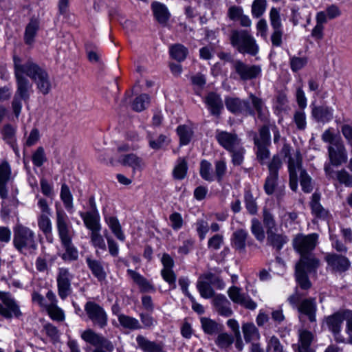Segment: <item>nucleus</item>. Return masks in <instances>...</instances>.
Here are the masks:
<instances>
[{
  "label": "nucleus",
  "instance_id": "nucleus-1",
  "mask_svg": "<svg viewBox=\"0 0 352 352\" xmlns=\"http://www.w3.org/2000/svg\"><path fill=\"white\" fill-rule=\"evenodd\" d=\"M13 62L16 89L12 101V108L18 118L22 109V101L28 102L33 93L32 83L25 75L34 82L39 92L43 95L50 92L52 82L46 69L32 59L29 58L23 62L21 58L14 56Z\"/></svg>",
  "mask_w": 352,
  "mask_h": 352
},
{
  "label": "nucleus",
  "instance_id": "nucleus-2",
  "mask_svg": "<svg viewBox=\"0 0 352 352\" xmlns=\"http://www.w3.org/2000/svg\"><path fill=\"white\" fill-rule=\"evenodd\" d=\"M326 323L337 342L352 344V311H338L327 317Z\"/></svg>",
  "mask_w": 352,
  "mask_h": 352
},
{
  "label": "nucleus",
  "instance_id": "nucleus-3",
  "mask_svg": "<svg viewBox=\"0 0 352 352\" xmlns=\"http://www.w3.org/2000/svg\"><path fill=\"white\" fill-rule=\"evenodd\" d=\"M13 245L21 254L32 255L38 248L35 232L30 228L16 223L13 228Z\"/></svg>",
  "mask_w": 352,
  "mask_h": 352
},
{
  "label": "nucleus",
  "instance_id": "nucleus-4",
  "mask_svg": "<svg viewBox=\"0 0 352 352\" xmlns=\"http://www.w3.org/2000/svg\"><path fill=\"white\" fill-rule=\"evenodd\" d=\"M282 166V161L278 155H274L268 164L269 176L265 181V192L273 194L278 204L285 195V186L277 183L278 172Z\"/></svg>",
  "mask_w": 352,
  "mask_h": 352
},
{
  "label": "nucleus",
  "instance_id": "nucleus-5",
  "mask_svg": "<svg viewBox=\"0 0 352 352\" xmlns=\"http://www.w3.org/2000/svg\"><path fill=\"white\" fill-rule=\"evenodd\" d=\"M230 40L231 45L241 54L254 56L258 51L256 41L246 30H232Z\"/></svg>",
  "mask_w": 352,
  "mask_h": 352
},
{
  "label": "nucleus",
  "instance_id": "nucleus-6",
  "mask_svg": "<svg viewBox=\"0 0 352 352\" xmlns=\"http://www.w3.org/2000/svg\"><path fill=\"white\" fill-rule=\"evenodd\" d=\"M288 301L292 306L297 307L301 314L307 316L311 322H316V303L314 299H302V294L298 292L290 296Z\"/></svg>",
  "mask_w": 352,
  "mask_h": 352
},
{
  "label": "nucleus",
  "instance_id": "nucleus-7",
  "mask_svg": "<svg viewBox=\"0 0 352 352\" xmlns=\"http://www.w3.org/2000/svg\"><path fill=\"white\" fill-rule=\"evenodd\" d=\"M291 147L289 144H285L281 149L282 154L285 157H288V170L289 173V186L291 189L296 191L298 188L297 169H300L302 157L299 151H297L294 157L290 155Z\"/></svg>",
  "mask_w": 352,
  "mask_h": 352
},
{
  "label": "nucleus",
  "instance_id": "nucleus-8",
  "mask_svg": "<svg viewBox=\"0 0 352 352\" xmlns=\"http://www.w3.org/2000/svg\"><path fill=\"white\" fill-rule=\"evenodd\" d=\"M318 235L316 233L297 234L293 239L294 250L300 255L312 253L318 244Z\"/></svg>",
  "mask_w": 352,
  "mask_h": 352
},
{
  "label": "nucleus",
  "instance_id": "nucleus-9",
  "mask_svg": "<svg viewBox=\"0 0 352 352\" xmlns=\"http://www.w3.org/2000/svg\"><path fill=\"white\" fill-rule=\"evenodd\" d=\"M85 311L89 319L94 325L101 329L107 325L108 316L104 309L93 301H88L85 305Z\"/></svg>",
  "mask_w": 352,
  "mask_h": 352
},
{
  "label": "nucleus",
  "instance_id": "nucleus-10",
  "mask_svg": "<svg viewBox=\"0 0 352 352\" xmlns=\"http://www.w3.org/2000/svg\"><path fill=\"white\" fill-rule=\"evenodd\" d=\"M56 226L61 243L72 240L74 232L67 215L61 210L56 211Z\"/></svg>",
  "mask_w": 352,
  "mask_h": 352
},
{
  "label": "nucleus",
  "instance_id": "nucleus-11",
  "mask_svg": "<svg viewBox=\"0 0 352 352\" xmlns=\"http://www.w3.org/2000/svg\"><path fill=\"white\" fill-rule=\"evenodd\" d=\"M80 337L85 342L96 348H103L109 352H111L114 349V346L109 340L91 329H87L82 331Z\"/></svg>",
  "mask_w": 352,
  "mask_h": 352
},
{
  "label": "nucleus",
  "instance_id": "nucleus-12",
  "mask_svg": "<svg viewBox=\"0 0 352 352\" xmlns=\"http://www.w3.org/2000/svg\"><path fill=\"white\" fill-rule=\"evenodd\" d=\"M0 300L4 306L0 303V315L6 319H11L12 317L19 318L22 313L19 306L12 298L10 293L0 292Z\"/></svg>",
  "mask_w": 352,
  "mask_h": 352
},
{
  "label": "nucleus",
  "instance_id": "nucleus-13",
  "mask_svg": "<svg viewBox=\"0 0 352 352\" xmlns=\"http://www.w3.org/2000/svg\"><path fill=\"white\" fill-rule=\"evenodd\" d=\"M324 261L327 263V269L336 274L345 272L351 266V262L348 258L335 253L327 254L324 256Z\"/></svg>",
  "mask_w": 352,
  "mask_h": 352
},
{
  "label": "nucleus",
  "instance_id": "nucleus-14",
  "mask_svg": "<svg viewBox=\"0 0 352 352\" xmlns=\"http://www.w3.org/2000/svg\"><path fill=\"white\" fill-rule=\"evenodd\" d=\"M232 67L242 80L255 78L261 72V67L247 65L241 60H233Z\"/></svg>",
  "mask_w": 352,
  "mask_h": 352
},
{
  "label": "nucleus",
  "instance_id": "nucleus-15",
  "mask_svg": "<svg viewBox=\"0 0 352 352\" xmlns=\"http://www.w3.org/2000/svg\"><path fill=\"white\" fill-rule=\"evenodd\" d=\"M215 138L218 143L228 151L236 148L241 144V140L235 133L217 130Z\"/></svg>",
  "mask_w": 352,
  "mask_h": 352
},
{
  "label": "nucleus",
  "instance_id": "nucleus-16",
  "mask_svg": "<svg viewBox=\"0 0 352 352\" xmlns=\"http://www.w3.org/2000/svg\"><path fill=\"white\" fill-rule=\"evenodd\" d=\"M228 296L235 303L239 304L246 309L253 310L256 308V303L250 298V296L242 292L240 287H230Z\"/></svg>",
  "mask_w": 352,
  "mask_h": 352
},
{
  "label": "nucleus",
  "instance_id": "nucleus-17",
  "mask_svg": "<svg viewBox=\"0 0 352 352\" xmlns=\"http://www.w3.org/2000/svg\"><path fill=\"white\" fill-rule=\"evenodd\" d=\"M12 172L7 161L0 164V197L6 199L8 197V184L11 179Z\"/></svg>",
  "mask_w": 352,
  "mask_h": 352
},
{
  "label": "nucleus",
  "instance_id": "nucleus-18",
  "mask_svg": "<svg viewBox=\"0 0 352 352\" xmlns=\"http://www.w3.org/2000/svg\"><path fill=\"white\" fill-rule=\"evenodd\" d=\"M225 104L227 109L232 113L250 115L253 113L249 102L238 98H227Z\"/></svg>",
  "mask_w": 352,
  "mask_h": 352
},
{
  "label": "nucleus",
  "instance_id": "nucleus-19",
  "mask_svg": "<svg viewBox=\"0 0 352 352\" xmlns=\"http://www.w3.org/2000/svg\"><path fill=\"white\" fill-rule=\"evenodd\" d=\"M136 342L143 352H166L164 344L161 341H151L142 335H138L136 337Z\"/></svg>",
  "mask_w": 352,
  "mask_h": 352
},
{
  "label": "nucleus",
  "instance_id": "nucleus-20",
  "mask_svg": "<svg viewBox=\"0 0 352 352\" xmlns=\"http://www.w3.org/2000/svg\"><path fill=\"white\" fill-rule=\"evenodd\" d=\"M213 305L217 313L221 316L228 318L233 314L231 303L223 295L215 296L213 298Z\"/></svg>",
  "mask_w": 352,
  "mask_h": 352
},
{
  "label": "nucleus",
  "instance_id": "nucleus-21",
  "mask_svg": "<svg viewBox=\"0 0 352 352\" xmlns=\"http://www.w3.org/2000/svg\"><path fill=\"white\" fill-rule=\"evenodd\" d=\"M329 157L332 164H341L345 158V148L342 141L337 142L328 147Z\"/></svg>",
  "mask_w": 352,
  "mask_h": 352
},
{
  "label": "nucleus",
  "instance_id": "nucleus-22",
  "mask_svg": "<svg viewBox=\"0 0 352 352\" xmlns=\"http://www.w3.org/2000/svg\"><path fill=\"white\" fill-rule=\"evenodd\" d=\"M296 265L305 269L307 272L311 273L316 272L320 266V261L312 252L300 255V259Z\"/></svg>",
  "mask_w": 352,
  "mask_h": 352
},
{
  "label": "nucleus",
  "instance_id": "nucleus-23",
  "mask_svg": "<svg viewBox=\"0 0 352 352\" xmlns=\"http://www.w3.org/2000/svg\"><path fill=\"white\" fill-rule=\"evenodd\" d=\"M162 263L164 268L161 272L163 278L169 284H174L176 276L172 268L174 265L173 259L168 254H164L162 258Z\"/></svg>",
  "mask_w": 352,
  "mask_h": 352
},
{
  "label": "nucleus",
  "instance_id": "nucleus-24",
  "mask_svg": "<svg viewBox=\"0 0 352 352\" xmlns=\"http://www.w3.org/2000/svg\"><path fill=\"white\" fill-rule=\"evenodd\" d=\"M205 102L213 116H219L223 109L222 100L219 94L214 92H210L205 98Z\"/></svg>",
  "mask_w": 352,
  "mask_h": 352
},
{
  "label": "nucleus",
  "instance_id": "nucleus-25",
  "mask_svg": "<svg viewBox=\"0 0 352 352\" xmlns=\"http://www.w3.org/2000/svg\"><path fill=\"white\" fill-rule=\"evenodd\" d=\"M248 236V233L244 229H238L234 231L231 237V245L232 248L239 253L244 252Z\"/></svg>",
  "mask_w": 352,
  "mask_h": 352
},
{
  "label": "nucleus",
  "instance_id": "nucleus-26",
  "mask_svg": "<svg viewBox=\"0 0 352 352\" xmlns=\"http://www.w3.org/2000/svg\"><path fill=\"white\" fill-rule=\"evenodd\" d=\"M249 137L252 138L257 148V158L261 164H263L264 160V126L259 128V135L254 131L249 132Z\"/></svg>",
  "mask_w": 352,
  "mask_h": 352
},
{
  "label": "nucleus",
  "instance_id": "nucleus-27",
  "mask_svg": "<svg viewBox=\"0 0 352 352\" xmlns=\"http://www.w3.org/2000/svg\"><path fill=\"white\" fill-rule=\"evenodd\" d=\"M80 217L83 219L85 226L90 230L91 232H100L101 226L98 213L87 212L85 213H80Z\"/></svg>",
  "mask_w": 352,
  "mask_h": 352
},
{
  "label": "nucleus",
  "instance_id": "nucleus-28",
  "mask_svg": "<svg viewBox=\"0 0 352 352\" xmlns=\"http://www.w3.org/2000/svg\"><path fill=\"white\" fill-rule=\"evenodd\" d=\"M151 8L156 20L160 23L165 24L168 21L170 13L164 4L154 1L151 4Z\"/></svg>",
  "mask_w": 352,
  "mask_h": 352
},
{
  "label": "nucleus",
  "instance_id": "nucleus-29",
  "mask_svg": "<svg viewBox=\"0 0 352 352\" xmlns=\"http://www.w3.org/2000/svg\"><path fill=\"white\" fill-rule=\"evenodd\" d=\"M38 19L32 18L25 27L24 33V41L27 45H32L34 42V38L39 29Z\"/></svg>",
  "mask_w": 352,
  "mask_h": 352
},
{
  "label": "nucleus",
  "instance_id": "nucleus-30",
  "mask_svg": "<svg viewBox=\"0 0 352 352\" xmlns=\"http://www.w3.org/2000/svg\"><path fill=\"white\" fill-rule=\"evenodd\" d=\"M120 162L124 166L131 167L133 171L136 170H140L144 166L142 159L134 153L122 155Z\"/></svg>",
  "mask_w": 352,
  "mask_h": 352
},
{
  "label": "nucleus",
  "instance_id": "nucleus-31",
  "mask_svg": "<svg viewBox=\"0 0 352 352\" xmlns=\"http://www.w3.org/2000/svg\"><path fill=\"white\" fill-rule=\"evenodd\" d=\"M320 195L319 193L314 192L311 197L310 206L312 213L317 217L325 219L329 215V211L324 209L320 204Z\"/></svg>",
  "mask_w": 352,
  "mask_h": 352
},
{
  "label": "nucleus",
  "instance_id": "nucleus-32",
  "mask_svg": "<svg viewBox=\"0 0 352 352\" xmlns=\"http://www.w3.org/2000/svg\"><path fill=\"white\" fill-rule=\"evenodd\" d=\"M312 115L318 122H327L333 118V110L325 106L316 107L312 109Z\"/></svg>",
  "mask_w": 352,
  "mask_h": 352
},
{
  "label": "nucleus",
  "instance_id": "nucleus-33",
  "mask_svg": "<svg viewBox=\"0 0 352 352\" xmlns=\"http://www.w3.org/2000/svg\"><path fill=\"white\" fill-rule=\"evenodd\" d=\"M201 324L204 332L208 335L212 336L220 333L222 330L221 324L208 318H201Z\"/></svg>",
  "mask_w": 352,
  "mask_h": 352
},
{
  "label": "nucleus",
  "instance_id": "nucleus-34",
  "mask_svg": "<svg viewBox=\"0 0 352 352\" xmlns=\"http://www.w3.org/2000/svg\"><path fill=\"white\" fill-rule=\"evenodd\" d=\"M242 331L246 342L256 341L260 338L258 330L252 322L243 323Z\"/></svg>",
  "mask_w": 352,
  "mask_h": 352
},
{
  "label": "nucleus",
  "instance_id": "nucleus-35",
  "mask_svg": "<svg viewBox=\"0 0 352 352\" xmlns=\"http://www.w3.org/2000/svg\"><path fill=\"white\" fill-rule=\"evenodd\" d=\"M313 334L307 330L299 331V346L298 352H314L310 349V344L313 340Z\"/></svg>",
  "mask_w": 352,
  "mask_h": 352
},
{
  "label": "nucleus",
  "instance_id": "nucleus-36",
  "mask_svg": "<svg viewBox=\"0 0 352 352\" xmlns=\"http://www.w3.org/2000/svg\"><path fill=\"white\" fill-rule=\"evenodd\" d=\"M118 320L120 324L124 329L129 330H137L140 329L142 326L136 318L123 314H118Z\"/></svg>",
  "mask_w": 352,
  "mask_h": 352
},
{
  "label": "nucleus",
  "instance_id": "nucleus-37",
  "mask_svg": "<svg viewBox=\"0 0 352 352\" xmlns=\"http://www.w3.org/2000/svg\"><path fill=\"white\" fill-rule=\"evenodd\" d=\"M147 139L148 140L149 146L154 150L164 148V146L168 145L170 142L168 137L164 134H160L155 138L151 133H148L147 135Z\"/></svg>",
  "mask_w": 352,
  "mask_h": 352
},
{
  "label": "nucleus",
  "instance_id": "nucleus-38",
  "mask_svg": "<svg viewBox=\"0 0 352 352\" xmlns=\"http://www.w3.org/2000/svg\"><path fill=\"white\" fill-rule=\"evenodd\" d=\"M222 284L218 275L209 272L199 277L197 286H221Z\"/></svg>",
  "mask_w": 352,
  "mask_h": 352
},
{
  "label": "nucleus",
  "instance_id": "nucleus-39",
  "mask_svg": "<svg viewBox=\"0 0 352 352\" xmlns=\"http://www.w3.org/2000/svg\"><path fill=\"white\" fill-rule=\"evenodd\" d=\"M169 53L171 58L178 62H182L186 58L188 50L183 45L177 43L170 46Z\"/></svg>",
  "mask_w": 352,
  "mask_h": 352
},
{
  "label": "nucleus",
  "instance_id": "nucleus-40",
  "mask_svg": "<svg viewBox=\"0 0 352 352\" xmlns=\"http://www.w3.org/2000/svg\"><path fill=\"white\" fill-rule=\"evenodd\" d=\"M234 341L233 336L228 333H221L217 336L214 342L216 345L226 351H228Z\"/></svg>",
  "mask_w": 352,
  "mask_h": 352
},
{
  "label": "nucleus",
  "instance_id": "nucleus-41",
  "mask_svg": "<svg viewBox=\"0 0 352 352\" xmlns=\"http://www.w3.org/2000/svg\"><path fill=\"white\" fill-rule=\"evenodd\" d=\"M50 216L40 214L38 217V226L47 239L52 233V225Z\"/></svg>",
  "mask_w": 352,
  "mask_h": 352
},
{
  "label": "nucleus",
  "instance_id": "nucleus-42",
  "mask_svg": "<svg viewBox=\"0 0 352 352\" xmlns=\"http://www.w3.org/2000/svg\"><path fill=\"white\" fill-rule=\"evenodd\" d=\"M106 222L111 230L112 232L118 239L124 241L125 236L122 230V228L118 219L115 217L105 218Z\"/></svg>",
  "mask_w": 352,
  "mask_h": 352
},
{
  "label": "nucleus",
  "instance_id": "nucleus-43",
  "mask_svg": "<svg viewBox=\"0 0 352 352\" xmlns=\"http://www.w3.org/2000/svg\"><path fill=\"white\" fill-rule=\"evenodd\" d=\"M267 241L270 245L277 250H280L287 242L286 236L278 234V232H267Z\"/></svg>",
  "mask_w": 352,
  "mask_h": 352
},
{
  "label": "nucleus",
  "instance_id": "nucleus-44",
  "mask_svg": "<svg viewBox=\"0 0 352 352\" xmlns=\"http://www.w3.org/2000/svg\"><path fill=\"white\" fill-rule=\"evenodd\" d=\"M1 133L2 139L8 144H12L16 142V128L10 124H5L1 131Z\"/></svg>",
  "mask_w": 352,
  "mask_h": 352
},
{
  "label": "nucleus",
  "instance_id": "nucleus-45",
  "mask_svg": "<svg viewBox=\"0 0 352 352\" xmlns=\"http://www.w3.org/2000/svg\"><path fill=\"white\" fill-rule=\"evenodd\" d=\"M60 196L65 208L68 211H72L74 208L73 197L70 190L66 184H62Z\"/></svg>",
  "mask_w": 352,
  "mask_h": 352
},
{
  "label": "nucleus",
  "instance_id": "nucleus-46",
  "mask_svg": "<svg viewBox=\"0 0 352 352\" xmlns=\"http://www.w3.org/2000/svg\"><path fill=\"white\" fill-rule=\"evenodd\" d=\"M86 261L93 274L99 279L104 278L105 273L100 261L87 257Z\"/></svg>",
  "mask_w": 352,
  "mask_h": 352
},
{
  "label": "nucleus",
  "instance_id": "nucleus-47",
  "mask_svg": "<svg viewBox=\"0 0 352 352\" xmlns=\"http://www.w3.org/2000/svg\"><path fill=\"white\" fill-rule=\"evenodd\" d=\"M298 171L300 172V184L302 190L306 193L311 192L313 186L311 177L307 174L305 170L302 168V166H300V169H297V173Z\"/></svg>",
  "mask_w": 352,
  "mask_h": 352
},
{
  "label": "nucleus",
  "instance_id": "nucleus-48",
  "mask_svg": "<svg viewBox=\"0 0 352 352\" xmlns=\"http://www.w3.org/2000/svg\"><path fill=\"white\" fill-rule=\"evenodd\" d=\"M177 132L179 136L181 144L186 145L190 142L193 134L190 127L186 125H180L177 127Z\"/></svg>",
  "mask_w": 352,
  "mask_h": 352
},
{
  "label": "nucleus",
  "instance_id": "nucleus-49",
  "mask_svg": "<svg viewBox=\"0 0 352 352\" xmlns=\"http://www.w3.org/2000/svg\"><path fill=\"white\" fill-rule=\"evenodd\" d=\"M63 247L65 250V252L63 255V258L65 260L74 261L78 258V251L76 248L72 245V241L65 243H61Z\"/></svg>",
  "mask_w": 352,
  "mask_h": 352
},
{
  "label": "nucleus",
  "instance_id": "nucleus-50",
  "mask_svg": "<svg viewBox=\"0 0 352 352\" xmlns=\"http://www.w3.org/2000/svg\"><path fill=\"white\" fill-rule=\"evenodd\" d=\"M150 98L148 95L143 94L135 98L133 104L132 109L138 112H140L146 109L149 103Z\"/></svg>",
  "mask_w": 352,
  "mask_h": 352
},
{
  "label": "nucleus",
  "instance_id": "nucleus-51",
  "mask_svg": "<svg viewBox=\"0 0 352 352\" xmlns=\"http://www.w3.org/2000/svg\"><path fill=\"white\" fill-rule=\"evenodd\" d=\"M251 232L257 240L262 241L264 239L263 225L256 218H253L251 221Z\"/></svg>",
  "mask_w": 352,
  "mask_h": 352
},
{
  "label": "nucleus",
  "instance_id": "nucleus-52",
  "mask_svg": "<svg viewBox=\"0 0 352 352\" xmlns=\"http://www.w3.org/2000/svg\"><path fill=\"white\" fill-rule=\"evenodd\" d=\"M52 320L63 321L65 318L63 310L57 305H48L45 308Z\"/></svg>",
  "mask_w": 352,
  "mask_h": 352
},
{
  "label": "nucleus",
  "instance_id": "nucleus-53",
  "mask_svg": "<svg viewBox=\"0 0 352 352\" xmlns=\"http://www.w3.org/2000/svg\"><path fill=\"white\" fill-rule=\"evenodd\" d=\"M335 179L346 187H352V175L344 169L336 171Z\"/></svg>",
  "mask_w": 352,
  "mask_h": 352
},
{
  "label": "nucleus",
  "instance_id": "nucleus-54",
  "mask_svg": "<svg viewBox=\"0 0 352 352\" xmlns=\"http://www.w3.org/2000/svg\"><path fill=\"white\" fill-rule=\"evenodd\" d=\"M211 164L207 160H202L200 164V175L206 181L212 182L214 179V176L211 174Z\"/></svg>",
  "mask_w": 352,
  "mask_h": 352
},
{
  "label": "nucleus",
  "instance_id": "nucleus-55",
  "mask_svg": "<svg viewBox=\"0 0 352 352\" xmlns=\"http://www.w3.org/2000/svg\"><path fill=\"white\" fill-rule=\"evenodd\" d=\"M307 270L296 264V280L300 286H307L309 285Z\"/></svg>",
  "mask_w": 352,
  "mask_h": 352
},
{
  "label": "nucleus",
  "instance_id": "nucleus-56",
  "mask_svg": "<svg viewBox=\"0 0 352 352\" xmlns=\"http://www.w3.org/2000/svg\"><path fill=\"white\" fill-rule=\"evenodd\" d=\"M32 160L33 164L37 167H41L43 163L47 161L45 151L42 146H39L34 152L32 154Z\"/></svg>",
  "mask_w": 352,
  "mask_h": 352
},
{
  "label": "nucleus",
  "instance_id": "nucleus-57",
  "mask_svg": "<svg viewBox=\"0 0 352 352\" xmlns=\"http://www.w3.org/2000/svg\"><path fill=\"white\" fill-rule=\"evenodd\" d=\"M43 331L52 343H56L59 340V332L57 328L50 323L43 326Z\"/></svg>",
  "mask_w": 352,
  "mask_h": 352
},
{
  "label": "nucleus",
  "instance_id": "nucleus-58",
  "mask_svg": "<svg viewBox=\"0 0 352 352\" xmlns=\"http://www.w3.org/2000/svg\"><path fill=\"white\" fill-rule=\"evenodd\" d=\"M187 163L184 160H181L173 170V176L176 179H184L187 173Z\"/></svg>",
  "mask_w": 352,
  "mask_h": 352
},
{
  "label": "nucleus",
  "instance_id": "nucleus-59",
  "mask_svg": "<svg viewBox=\"0 0 352 352\" xmlns=\"http://www.w3.org/2000/svg\"><path fill=\"white\" fill-rule=\"evenodd\" d=\"M245 207L251 214H255L257 212V206L252 193L247 190L244 195Z\"/></svg>",
  "mask_w": 352,
  "mask_h": 352
},
{
  "label": "nucleus",
  "instance_id": "nucleus-60",
  "mask_svg": "<svg viewBox=\"0 0 352 352\" xmlns=\"http://www.w3.org/2000/svg\"><path fill=\"white\" fill-rule=\"evenodd\" d=\"M270 25L272 28H282L280 9L272 8L270 12Z\"/></svg>",
  "mask_w": 352,
  "mask_h": 352
},
{
  "label": "nucleus",
  "instance_id": "nucleus-61",
  "mask_svg": "<svg viewBox=\"0 0 352 352\" xmlns=\"http://www.w3.org/2000/svg\"><path fill=\"white\" fill-rule=\"evenodd\" d=\"M71 277L68 270L60 269L57 277L58 286H69Z\"/></svg>",
  "mask_w": 352,
  "mask_h": 352
},
{
  "label": "nucleus",
  "instance_id": "nucleus-62",
  "mask_svg": "<svg viewBox=\"0 0 352 352\" xmlns=\"http://www.w3.org/2000/svg\"><path fill=\"white\" fill-rule=\"evenodd\" d=\"M226 173V164L223 160H219L215 162V177L219 183L221 182L223 176Z\"/></svg>",
  "mask_w": 352,
  "mask_h": 352
},
{
  "label": "nucleus",
  "instance_id": "nucleus-63",
  "mask_svg": "<svg viewBox=\"0 0 352 352\" xmlns=\"http://www.w3.org/2000/svg\"><path fill=\"white\" fill-rule=\"evenodd\" d=\"M307 63L306 58L294 56L290 59V67L293 72H298L303 68Z\"/></svg>",
  "mask_w": 352,
  "mask_h": 352
},
{
  "label": "nucleus",
  "instance_id": "nucleus-64",
  "mask_svg": "<svg viewBox=\"0 0 352 352\" xmlns=\"http://www.w3.org/2000/svg\"><path fill=\"white\" fill-rule=\"evenodd\" d=\"M196 230L201 240H203L209 230L208 223L204 219H198Z\"/></svg>",
  "mask_w": 352,
  "mask_h": 352
}]
</instances>
